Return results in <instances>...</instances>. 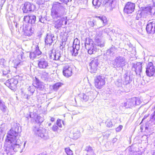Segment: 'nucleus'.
<instances>
[{
  "instance_id": "1",
  "label": "nucleus",
  "mask_w": 155,
  "mask_h": 155,
  "mask_svg": "<svg viewBox=\"0 0 155 155\" xmlns=\"http://www.w3.org/2000/svg\"><path fill=\"white\" fill-rule=\"evenodd\" d=\"M19 127L17 123L15 124L14 127L8 133L5 144V153L7 155H12L20 148L21 142L19 139L21 132Z\"/></svg>"
},
{
  "instance_id": "2",
  "label": "nucleus",
  "mask_w": 155,
  "mask_h": 155,
  "mask_svg": "<svg viewBox=\"0 0 155 155\" xmlns=\"http://www.w3.org/2000/svg\"><path fill=\"white\" fill-rule=\"evenodd\" d=\"M67 10L64 7L63 4L58 2H55L53 3L52 7L51 9V15L53 19L57 20L58 18H64V25L67 24V17H62L64 15L66 14Z\"/></svg>"
},
{
  "instance_id": "3",
  "label": "nucleus",
  "mask_w": 155,
  "mask_h": 155,
  "mask_svg": "<svg viewBox=\"0 0 155 155\" xmlns=\"http://www.w3.org/2000/svg\"><path fill=\"white\" fill-rule=\"evenodd\" d=\"M36 21V17L34 15H28L24 16V21L25 23H28V24L26 25L23 28L25 35L30 36L32 34L34 29L29 25V24H34Z\"/></svg>"
},
{
  "instance_id": "4",
  "label": "nucleus",
  "mask_w": 155,
  "mask_h": 155,
  "mask_svg": "<svg viewBox=\"0 0 155 155\" xmlns=\"http://www.w3.org/2000/svg\"><path fill=\"white\" fill-rule=\"evenodd\" d=\"M33 131L34 133L37 136L39 137L44 139L48 138L47 134L45 133V130H43L40 127L39 125H35L33 126Z\"/></svg>"
},
{
  "instance_id": "5",
  "label": "nucleus",
  "mask_w": 155,
  "mask_h": 155,
  "mask_svg": "<svg viewBox=\"0 0 155 155\" xmlns=\"http://www.w3.org/2000/svg\"><path fill=\"white\" fill-rule=\"evenodd\" d=\"M126 62L125 57L118 56L113 61L112 64L115 68H122L126 65Z\"/></svg>"
},
{
  "instance_id": "6",
  "label": "nucleus",
  "mask_w": 155,
  "mask_h": 155,
  "mask_svg": "<svg viewBox=\"0 0 155 155\" xmlns=\"http://www.w3.org/2000/svg\"><path fill=\"white\" fill-rule=\"evenodd\" d=\"M105 84V78L103 75H100L95 77L94 79V85L97 88L101 89Z\"/></svg>"
},
{
  "instance_id": "7",
  "label": "nucleus",
  "mask_w": 155,
  "mask_h": 155,
  "mask_svg": "<svg viewBox=\"0 0 155 155\" xmlns=\"http://www.w3.org/2000/svg\"><path fill=\"white\" fill-rule=\"evenodd\" d=\"M146 73L147 75L150 77L153 76L155 74V65L152 62H149L147 64Z\"/></svg>"
},
{
  "instance_id": "8",
  "label": "nucleus",
  "mask_w": 155,
  "mask_h": 155,
  "mask_svg": "<svg viewBox=\"0 0 155 155\" xmlns=\"http://www.w3.org/2000/svg\"><path fill=\"white\" fill-rule=\"evenodd\" d=\"M148 33L153 34L155 33V20H149L146 27Z\"/></svg>"
},
{
  "instance_id": "9",
  "label": "nucleus",
  "mask_w": 155,
  "mask_h": 155,
  "mask_svg": "<svg viewBox=\"0 0 155 155\" xmlns=\"http://www.w3.org/2000/svg\"><path fill=\"white\" fill-rule=\"evenodd\" d=\"M18 82L17 79L12 78L7 80L5 84L10 89L14 90L16 88Z\"/></svg>"
},
{
  "instance_id": "10",
  "label": "nucleus",
  "mask_w": 155,
  "mask_h": 155,
  "mask_svg": "<svg viewBox=\"0 0 155 155\" xmlns=\"http://www.w3.org/2000/svg\"><path fill=\"white\" fill-rule=\"evenodd\" d=\"M99 63V61L96 58H94L91 60L90 64L91 73H94L96 72Z\"/></svg>"
},
{
  "instance_id": "11",
  "label": "nucleus",
  "mask_w": 155,
  "mask_h": 155,
  "mask_svg": "<svg viewBox=\"0 0 155 155\" xmlns=\"http://www.w3.org/2000/svg\"><path fill=\"white\" fill-rule=\"evenodd\" d=\"M38 66L40 69H48L49 67L48 63L46 59L41 58L38 60Z\"/></svg>"
},
{
  "instance_id": "12",
  "label": "nucleus",
  "mask_w": 155,
  "mask_h": 155,
  "mask_svg": "<svg viewBox=\"0 0 155 155\" xmlns=\"http://www.w3.org/2000/svg\"><path fill=\"white\" fill-rule=\"evenodd\" d=\"M135 7V4L130 2H128L125 5L124 12L127 14L131 13L134 12Z\"/></svg>"
},
{
  "instance_id": "13",
  "label": "nucleus",
  "mask_w": 155,
  "mask_h": 155,
  "mask_svg": "<svg viewBox=\"0 0 155 155\" xmlns=\"http://www.w3.org/2000/svg\"><path fill=\"white\" fill-rule=\"evenodd\" d=\"M85 45L86 48L88 50L89 54H94L96 52L97 49L93 43L90 42L88 43L86 42Z\"/></svg>"
},
{
  "instance_id": "14",
  "label": "nucleus",
  "mask_w": 155,
  "mask_h": 155,
  "mask_svg": "<svg viewBox=\"0 0 155 155\" xmlns=\"http://www.w3.org/2000/svg\"><path fill=\"white\" fill-rule=\"evenodd\" d=\"M35 6L32 4L26 2L24 4L22 10L24 13H27L34 10Z\"/></svg>"
},
{
  "instance_id": "15",
  "label": "nucleus",
  "mask_w": 155,
  "mask_h": 155,
  "mask_svg": "<svg viewBox=\"0 0 155 155\" xmlns=\"http://www.w3.org/2000/svg\"><path fill=\"white\" fill-rule=\"evenodd\" d=\"M57 38L54 35L51 33L47 34L45 39V43L47 45L50 46L53 41L56 40Z\"/></svg>"
},
{
  "instance_id": "16",
  "label": "nucleus",
  "mask_w": 155,
  "mask_h": 155,
  "mask_svg": "<svg viewBox=\"0 0 155 155\" xmlns=\"http://www.w3.org/2000/svg\"><path fill=\"white\" fill-rule=\"evenodd\" d=\"M50 56V58L54 60H59L61 61H63L64 60L63 56H62L60 53L58 51L52 52Z\"/></svg>"
},
{
  "instance_id": "17",
  "label": "nucleus",
  "mask_w": 155,
  "mask_h": 155,
  "mask_svg": "<svg viewBox=\"0 0 155 155\" xmlns=\"http://www.w3.org/2000/svg\"><path fill=\"white\" fill-rule=\"evenodd\" d=\"M63 75L66 77H70L72 75V68L69 65L64 66L63 68Z\"/></svg>"
},
{
  "instance_id": "18",
  "label": "nucleus",
  "mask_w": 155,
  "mask_h": 155,
  "mask_svg": "<svg viewBox=\"0 0 155 155\" xmlns=\"http://www.w3.org/2000/svg\"><path fill=\"white\" fill-rule=\"evenodd\" d=\"M71 137L75 140H76L80 137L81 136V133L77 128L72 129L70 131Z\"/></svg>"
},
{
  "instance_id": "19",
  "label": "nucleus",
  "mask_w": 155,
  "mask_h": 155,
  "mask_svg": "<svg viewBox=\"0 0 155 155\" xmlns=\"http://www.w3.org/2000/svg\"><path fill=\"white\" fill-rule=\"evenodd\" d=\"M41 52L39 50L38 46L37 45L35 48V50L34 52H31L30 53V58L32 59L37 58L41 54Z\"/></svg>"
},
{
  "instance_id": "20",
  "label": "nucleus",
  "mask_w": 155,
  "mask_h": 155,
  "mask_svg": "<svg viewBox=\"0 0 155 155\" xmlns=\"http://www.w3.org/2000/svg\"><path fill=\"white\" fill-rule=\"evenodd\" d=\"M28 117L33 118L37 123H41L44 121V119L43 117L39 115H37L36 114H33L32 115L31 114L28 116V117H27L28 118Z\"/></svg>"
},
{
  "instance_id": "21",
  "label": "nucleus",
  "mask_w": 155,
  "mask_h": 155,
  "mask_svg": "<svg viewBox=\"0 0 155 155\" xmlns=\"http://www.w3.org/2000/svg\"><path fill=\"white\" fill-rule=\"evenodd\" d=\"M133 67L135 69L134 71L136 74L140 76V74L142 71V63L140 62H137L136 64H134Z\"/></svg>"
},
{
  "instance_id": "22",
  "label": "nucleus",
  "mask_w": 155,
  "mask_h": 155,
  "mask_svg": "<svg viewBox=\"0 0 155 155\" xmlns=\"http://www.w3.org/2000/svg\"><path fill=\"white\" fill-rule=\"evenodd\" d=\"M64 18H61L59 19H57V20H54L53 24L54 25V27L57 29H59L63 23V20H64Z\"/></svg>"
},
{
  "instance_id": "23",
  "label": "nucleus",
  "mask_w": 155,
  "mask_h": 155,
  "mask_svg": "<svg viewBox=\"0 0 155 155\" xmlns=\"http://www.w3.org/2000/svg\"><path fill=\"white\" fill-rule=\"evenodd\" d=\"M134 101H135V97L128 99L127 102L125 103V106L126 108H131L135 105Z\"/></svg>"
},
{
  "instance_id": "24",
  "label": "nucleus",
  "mask_w": 155,
  "mask_h": 155,
  "mask_svg": "<svg viewBox=\"0 0 155 155\" xmlns=\"http://www.w3.org/2000/svg\"><path fill=\"white\" fill-rule=\"evenodd\" d=\"M123 80V84L124 85H127L130 83L131 80L128 72H126L124 75Z\"/></svg>"
},
{
  "instance_id": "25",
  "label": "nucleus",
  "mask_w": 155,
  "mask_h": 155,
  "mask_svg": "<svg viewBox=\"0 0 155 155\" xmlns=\"http://www.w3.org/2000/svg\"><path fill=\"white\" fill-rule=\"evenodd\" d=\"M70 48V51L72 56L74 57L77 56L78 54V51L80 48L78 47V46H77V47L72 46Z\"/></svg>"
},
{
  "instance_id": "26",
  "label": "nucleus",
  "mask_w": 155,
  "mask_h": 155,
  "mask_svg": "<svg viewBox=\"0 0 155 155\" xmlns=\"http://www.w3.org/2000/svg\"><path fill=\"white\" fill-rule=\"evenodd\" d=\"M85 151H86V155H95L93 150L92 148L90 146L86 147Z\"/></svg>"
},
{
  "instance_id": "27",
  "label": "nucleus",
  "mask_w": 155,
  "mask_h": 155,
  "mask_svg": "<svg viewBox=\"0 0 155 155\" xmlns=\"http://www.w3.org/2000/svg\"><path fill=\"white\" fill-rule=\"evenodd\" d=\"M96 18H97L98 20L102 22L103 26H104L107 24V20L105 16H96Z\"/></svg>"
},
{
  "instance_id": "28",
  "label": "nucleus",
  "mask_w": 155,
  "mask_h": 155,
  "mask_svg": "<svg viewBox=\"0 0 155 155\" xmlns=\"http://www.w3.org/2000/svg\"><path fill=\"white\" fill-rule=\"evenodd\" d=\"M113 2L114 0H104L103 4L106 7H110Z\"/></svg>"
},
{
  "instance_id": "29",
  "label": "nucleus",
  "mask_w": 155,
  "mask_h": 155,
  "mask_svg": "<svg viewBox=\"0 0 155 155\" xmlns=\"http://www.w3.org/2000/svg\"><path fill=\"white\" fill-rule=\"evenodd\" d=\"M96 45L98 46L103 47L104 46V43L101 39L96 38L95 39Z\"/></svg>"
},
{
  "instance_id": "30",
  "label": "nucleus",
  "mask_w": 155,
  "mask_h": 155,
  "mask_svg": "<svg viewBox=\"0 0 155 155\" xmlns=\"http://www.w3.org/2000/svg\"><path fill=\"white\" fill-rule=\"evenodd\" d=\"M0 109L4 113L5 112L6 110V107L5 103L1 100H0Z\"/></svg>"
},
{
  "instance_id": "31",
  "label": "nucleus",
  "mask_w": 155,
  "mask_h": 155,
  "mask_svg": "<svg viewBox=\"0 0 155 155\" xmlns=\"http://www.w3.org/2000/svg\"><path fill=\"white\" fill-rule=\"evenodd\" d=\"M102 1L103 0H93L92 3L93 5L98 7L101 5Z\"/></svg>"
},
{
  "instance_id": "32",
  "label": "nucleus",
  "mask_w": 155,
  "mask_h": 155,
  "mask_svg": "<svg viewBox=\"0 0 155 155\" xmlns=\"http://www.w3.org/2000/svg\"><path fill=\"white\" fill-rule=\"evenodd\" d=\"M115 50L114 47L112 46L110 49L107 50V54L110 55V56L113 55L114 53Z\"/></svg>"
},
{
  "instance_id": "33",
  "label": "nucleus",
  "mask_w": 155,
  "mask_h": 155,
  "mask_svg": "<svg viewBox=\"0 0 155 155\" xmlns=\"http://www.w3.org/2000/svg\"><path fill=\"white\" fill-rule=\"evenodd\" d=\"M10 72V71L8 68V69H4L3 71V75H7V78H9V76H11L10 74H9Z\"/></svg>"
},
{
  "instance_id": "34",
  "label": "nucleus",
  "mask_w": 155,
  "mask_h": 155,
  "mask_svg": "<svg viewBox=\"0 0 155 155\" xmlns=\"http://www.w3.org/2000/svg\"><path fill=\"white\" fill-rule=\"evenodd\" d=\"M62 84L60 82L56 83L53 86V89L54 90L56 91L58 90L59 88L61 87Z\"/></svg>"
},
{
  "instance_id": "35",
  "label": "nucleus",
  "mask_w": 155,
  "mask_h": 155,
  "mask_svg": "<svg viewBox=\"0 0 155 155\" xmlns=\"http://www.w3.org/2000/svg\"><path fill=\"white\" fill-rule=\"evenodd\" d=\"M116 85L118 87H121L122 85V80L120 78L117 79L115 82Z\"/></svg>"
},
{
  "instance_id": "36",
  "label": "nucleus",
  "mask_w": 155,
  "mask_h": 155,
  "mask_svg": "<svg viewBox=\"0 0 155 155\" xmlns=\"http://www.w3.org/2000/svg\"><path fill=\"white\" fill-rule=\"evenodd\" d=\"M39 80L36 78H35V80H34L33 82V85L34 86L36 87H37L38 86V85L40 83Z\"/></svg>"
},
{
  "instance_id": "37",
  "label": "nucleus",
  "mask_w": 155,
  "mask_h": 155,
  "mask_svg": "<svg viewBox=\"0 0 155 155\" xmlns=\"http://www.w3.org/2000/svg\"><path fill=\"white\" fill-rule=\"evenodd\" d=\"M80 97L82 99L85 101H88L89 99V96L86 94H81L80 96Z\"/></svg>"
},
{
  "instance_id": "38",
  "label": "nucleus",
  "mask_w": 155,
  "mask_h": 155,
  "mask_svg": "<svg viewBox=\"0 0 155 155\" xmlns=\"http://www.w3.org/2000/svg\"><path fill=\"white\" fill-rule=\"evenodd\" d=\"M77 46H78V47L80 48V41L76 38L74 40L72 46L77 47Z\"/></svg>"
},
{
  "instance_id": "39",
  "label": "nucleus",
  "mask_w": 155,
  "mask_h": 155,
  "mask_svg": "<svg viewBox=\"0 0 155 155\" xmlns=\"http://www.w3.org/2000/svg\"><path fill=\"white\" fill-rule=\"evenodd\" d=\"M65 152L67 155H73V152L69 148H66L65 149Z\"/></svg>"
},
{
  "instance_id": "40",
  "label": "nucleus",
  "mask_w": 155,
  "mask_h": 155,
  "mask_svg": "<svg viewBox=\"0 0 155 155\" xmlns=\"http://www.w3.org/2000/svg\"><path fill=\"white\" fill-rule=\"evenodd\" d=\"M150 120L152 122H155V110L150 116Z\"/></svg>"
},
{
  "instance_id": "41",
  "label": "nucleus",
  "mask_w": 155,
  "mask_h": 155,
  "mask_svg": "<svg viewBox=\"0 0 155 155\" xmlns=\"http://www.w3.org/2000/svg\"><path fill=\"white\" fill-rule=\"evenodd\" d=\"M149 12L151 13V15H154L155 14V8L153 7H150L149 8Z\"/></svg>"
},
{
  "instance_id": "42",
  "label": "nucleus",
  "mask_w": 155,
  "mask_h": 155,
  "mask_svg": "<svg viewBox=\"0 0 155 155\" xmlns=\"http://www.w3.org/2000/svg\"><path fill=\"white\" fill-rule=\"evenodd\" d=\"M142 24V23L141 21H139L138 22V23H137V26L136 27H134L133 26V25H132L131 26V27L134 28H140L141 27Z\"/></svg>"
},
{
  "instance_id": "43",
  "label": "nucleus",
  "mask_w": 155,
  "mask_h": 155,
  "mask_svg": "<svg viewBox=\"0 0 155 155\" xmlns=\"http://www.w3.org/2000/svg\"><path fill=\"white\" fill-rule=\"evenodd\" d=\"M28 91L31 92V94H32L35 91L34 89L33 86H29L28 88Z\"/></svg>"
},
{
  "instance_id": "44",
  "label": "nucleus",
  "mask_w": 155,
  "mask_h": 155,
  "mask_svg": "<svg viewBox=\"0 0 155 155\" xmlns=\"http://www.w3.org/2000/svg\"><path fill=\"white\" fill-rule=\"evenodd\" d=\"M141 12L140 11H138L137 13L136 16V20H139L140 18L141 17Z\"/></svg>"
},
{
  "instance_id": "45",
  "label": "nucleus",
  "mask_w": 155,
  "mask_h": 155,
  "mask_svg": "<svg viewBox=\"0 0 155 155\" xmlns=\"http://www.w3.org/2000/svg\"><path fill=\"white\" fill-rule=\"evenodd\" d=\"M106 124L107 127H111L113 126V124L111 121L108 120L106 122Z\"/></svg>"
},
{
  "instance_id": "46",
  "label": "nucleus",
  "mask_w": 155,
  "mask_h": 155,
  "mask_svg": "<svg viewBox=\"0 0 155 155\" xmlns=\"http://www.w3.org/2000/svg\"><path fill=\"white\" fill-rule=\"evenodd\" d=\"M135 101H134L135 105H139L141 102L139 99L135 97Z\"/></svg>"
},
{
  "instance_id": "47",
  "label": "nucleus",
  "mask_w": 155,
  "mask_h": 155,
  "mask_svg": "<svg viewBox=\"0 0 155 155\" xmlns=\"http://www.w3.org/2000/svg\"><path fill=\"white\" fill-rule=\"evenodd\" d=\"M58 126L55 124H54L53 126L51 127L52 130L56 132L58 130Z\"/></svg>"
},
{
  "instance_id": "48",
  "label": "nucleus",
  "mask_w": 155,
  "mask_h": 155,
  "mask_svg": "<svg viewBox=\"0 0 155 155\" xmlns=\"http://www.w3.org/2000/svg\"><path fill=\"white\" fill-rule=\"evenodd\" d=\"M36 87L40 90H42L44 87V85L43 83L41 82L38 85V86L37 87Z\"/></svg>"
},
{
  "instance_id": "49",
  "label": "nucleus",
  "mask_w": 155,
  "mask_h": 155,
  "mask_svg": "<svg viewBox=\"0 0 155 155\" xmlns=\"http://www.w3.org/2000/svg\"><path fill=\"white\" fill-rule=\"evenodd\" d=\"M61 120H57V126L59 127H62V125L61 124Z\"/></svg>"
},
{
  "instance_id": "50",
  "label": "nucleus",
  "mask_w": 155,
  "mask_h": 155,
  "mask_svg": "<svg viewBox=\"0 0 155 155\" xmlns=\"http://www.w3.org/2000/svg\"><path fill=\"white\" fill-rule=\"evenodd\" d=\"M5 124H2L1 125V127H0V132H2L4 130H5V129L3 128L5 126Z\"/></svg>"
},
{
  "instance_id": "51",
  "label": "nucleus",
  "mask_w": 155,
  "mask_h": 155,
  "mask_svg": "<svg viewBox=\"0 0 155 155\" xmlns=\"http://www.w3.org/2000/svg\"><path fill=\"white\" fill-rule=\"evenodd\" d=\"M123 126L122 125H120L118 127H117L116 129V130L117 132H119L122 129Z\"/></svg>"
},
{
  "instance_id": "52",
  "label": "nucleus",
  "mask_w": 155,
  "mask_h": 155,
  "mask_svg": "<svg viewBox=\"0 0 155 155\" xmlns=\"http://www.w3.org/2000/svg\"><path fill=\"white\" fill-rule=\"evenodd\" d=\"M61 46H60V49H62L63 48V46H64L65 45V42L64 41H63L61 42V44H60Z\"/></svg>"
},
{
  "instance_id": "53",
  "label": "nucleus",
  "mask_w": 155,
  "mask_h": 155,
  "mask_svg": "<svg viewBox=\"0 0 155 155\" xmlns=\"http://www.w3.org/2000/svg\"><path fill=\"white\" fill-rule=\"evenodd\" d=\"M149 114L145 115L142 120V122L144 120L148 117H149Z\"/></svg>"
},
{
  "instance_id": "54",
  "label": "nucleus",
  "mask_w": 155,
  "mask_h": 155,
  "mask_svg": "<svg viewBox=\"0 0 155 155\" xmlns=\"http://www.w3.org/2000/svg\"><path fill=\"white\" fill-rule=\"evenodd\" d=\"M61 2H64L66 4H67L68 2H69L70 0H59Z\"/></svg>"
},
{
  "instance_id": "55",
  "label": "nucleus",
  "mask_w": 155,
  "mask_h": 155,
  "mask_svg": "<svg viewBox=\"0 0 155 155\" xmlns=\"http://www.w3.org/2000/svg\"><path fill=\"white\" fill-rule=\"evenodd\" d=\"M36 2L38 4H41L42 3L41 0H36Z\"/></svg>"
},
{
  "instance_id": "56",
  "label": "nucleus",
  "mask_w": 155,
  "mask_h": 155,
  "mask_svg": "<svg viewBox=\"0 0 155 155\" xmlns=\"http://www.w3.org/2000/svg\"><path fill=\"white\" fill-rule=\"evenodd\" d=\"M51 121L53 122L54 120V118L53 117H51L50 119Z\"/></svg>"
},
{
  "instance_id": "57",
  "label": "nucleus",
  "mask_w": 155,
  "mask_h": 155,
  "mask_svg": "<svg viewBox=\"0 0 155 155\" xmlns=\"http://www.w3.org/2000/svg\"><path fill=\"white\" fill-rule=\"evenodd\" d=\"M14 24L16 28H17V26H18V24L16 22H14Z\"/></svg>"
},
{
  "instance_id": "58",
  "label": "nucleus",
  "mask_w": 155,
  "mask_h": 155,
  "mask_svg": "<svg viewBox=\"0 0 155 155\" xmlns=\"http://www.w3.org/2000/svg\"><path fill=\"white\" fill-rule=\"evenodd\" d=\"M38 17H39V21H41V19L42 18V16L41 15H40L39 16H38Z\"/></svg>"
},
{
  "instance_id": "59",
  "label": "nucleus",
  "mask_w": 155,
  "mask_h": 155,
  "mask_svg": "<svg viewBox=\"0 0 155 155\" xmlns=\"http://www.w3.org/2000/svg\"><path fill=\"white\" fill-rule=\"evenodd\" d=\"M41 21H39L42 22V23H43L44 22V21L43 20V18H42L41 19Z\"/></svg>"
},
{
  "instance_id": "60",
  "label": "nucleus",
  "mask_w": 155,
  "mask_h": 155,
  "mask_svg": "<svg viewBox=\"0 0 155 155\" xmlns=\"http://www.w3.org/2000/svg\"><path fill=\"white\" fill-rule=\"evenodd\" d=\"M91 23H92V24H91V26H94V23L93 22H91Z\"/></svg>"
},
{
  "instance_id": "61",
  "label": "nucleus",
  "mask_w": 155,
  "mask_h": 155,
  "mask_svg": "<svg viewBox=\"0 0 155 155\" xmlns=\"http://www.w3.org/2000/svg\"><path fill=\"white\" fill-rule=\"evenodd\" d=\"M51 125V123H49V124L48 125L49 126H50Z\"/></svg>"
},
{
  "instance_id": "62",
  "label": "nucleus",
  "mask_w": 155,
  "mask_h": 155,
  "mask_svg": "<svg viewBox=\"0 0 155 155\" xmlns=\"http://www.w3.org/2000/svg\"><path fill=\"white\" fill-rule=\"evenodd\" d=\"M148 127H146V129H148Z\"/></svg>"
},
{
  "instance_id": "63",
  "label": "nucleus",
  "mask_w": 155,
  "mask_h": 155,
  "mask_svg": "<svg viewBox=\"0 0 155 155\" xmlns=\"http://www.w3.org/2000/svg\"><path fill=\"white\" fill-rule=\"evenodd\" d=\"M17 64V66H18V64Z\"/></svg>"
},
{
  "instance_id": "64",
  "label": "nucleus",
  "mask_w": 155,
  "mask_h": 155,
  "mask_svg": "<svg viewBox=\"0 0 155 155\" xmlns=\"http://www.w3.org/2000/svg\"><path fill=\"white\" fill-rule=\"evenodd\" d=\"M25 143H24V145H25Z\"/></svg>"
}]
</instances>
